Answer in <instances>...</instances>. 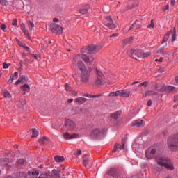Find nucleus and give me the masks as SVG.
<instances>
[{
    "mask_svg": "<svg viewBox=\"0 0 178 178\" xmlns=\"http://www.w3.org/2000/svg\"><path fill=\"white\" fill-rule=\"evenodd\" d=\"M155 163L153 165L154 170L157 172H162L163 168L168 169V170H173L175 167L173 166V163L168 157L159 156L155 160Z\"/></svg>",
    "mask_w": 178,
    "mask_h": 178,
    "instance_id": "1",
    "label": "nucleus"
},
{
    "mask_svg": "<svg viewBox=\"0 0 178 178\" xmlns=\"http://www.w3.org/2000/svg\"><path fill=\"white\" fill-rule=\"evenodd\" d=\"M167 145L170 151H178V134L170 136L167 142Z\"/></svg>",
    "mask_w": 178,
    "mask_h": 178,
    "instance_id": "2",
    "label": "nucleus"
},
{
    "mask_svg": "<svg viewBox=\"0 0 178 178\" xmlns=\"http://www.w3.org/2000/svg\"><path fill=\"white\" fill-rule=\"evenodd\" d=\"M162 151L159 150L158 147H150L145 153V156L147 159H154L155 155H161Z\"/></svg>",
    "mask_w": 178,
    "mask_h": 178,
    "instance_id": "3",
    "label": "nucleus"
},
{
    "mask_svg": "<svg viewBox=\"0 0 178 178\" xmlns=\"http://www.w3.org/2000/svg\"><path fill=\"white\" fill-rule=\"evenodd\" d=\"M95 72L97 74V79L95 81V86H97V87H101V86L106 84V80H105L104 74H102L101 71L98 70V69H96Z\"/></svg>",
    "mask_w": 178,
    "mask_h": 178,
    "instance_id": "4",
    "label": "nucleus"
},
{
    "mask_svg": "<svg viewBox=\"0 0 178 178\" xmlns=\"http://www.w3.org/2000/svg\"><path fill=\"white\" fill-rule=\"evenodd\" d=\"M129 56L132 58V59L138 60L140 58H144V52L140 49H132L129 51Z\"/></svg>",
    "mask_w": 178,
    "mask_h": 178,
    "instance_id": "5",
    "label": "nucleus"
},
{
    "mask_svg": "<svg viewBox=\"0 0 178 178\" xmlns=\"http://www.w3.org/2000/svg\"><path fill=\"white\" fill-rule=\"evenodd\" d=\"M105 134V129L104 128H95L90 133V137L92 138H99Z\"/></svg>",
    "mask_w": 178,
    "mask_h": 178,
    "instance_id": "6",
    "label": "nucleus"
},
{
    "mask_svg": "<svg viewBox=\"0 0 178 178\" xmlns=\"http://www.w3.org/2000/svg\"><path fill=\"white\" fill-rule=\"evenodd\" d=\"M65 126L69 130L72 131H77V127L76 126V122L70 118H67L65 120Z\"/></svg>",
    "mask_w": 178,
    "mask_h": 178,
    "instance_id": "7",
    "label": "nucleus"
},
{
    "mask_svg": "<svg viewBox=\"0 0 178 178\" xmlns=\"http://www.w3.org/2000/svg\"><path fill=\"white\" fill-rule=\"evenodd\" d=\"M104 26L108 27L111 30H115L116 29V24L113 23V19L111 16L105 17V21L104 22Z\"/></svg>",
    "mask_w": 178,
    "mask_h": 178,
    "instance_id": "8",
    "label": "nucleus"
},
{
    "mask_svg": "<svg viewBox=\"0 0 178 178\" xmlns=\"http://www.w3.org/2000/svg\"><path fill=\"white\" fill-rule=\"evenodd\" d=\"M102 47H104V45L90 44L88 46V54H90V55L92 54H97V52H98L99 51H101V49H102Z\"/></svg>",
    "mask_w": 178,
    "mask_h": 178,
    "instance_id": "9",
    "label": "nucleus"
},
{
    "mask_svg": "<svg viewBox=\"0 0 178 178\" xmlns=\"http://www.w3.org/2000/svg\"><path fill=\"white\" fill-rule=\"evenodd\" d=\"M51 30L53 33H57V34H62L63 33V29L60 25H58L56 24H51L50 25Z\"/></svg>",
    "mask_w": 178,
    "mask_h": 178,
    "instance_id": "10",
    "label": "nucleus"
},
{
    "mask_svg": "<svg viewBox=\"0 0 178 178\" xmlns=\"http://www.w3.org/2000/svg\"><path fill=\"white\" fill-rule=\"evenodd\" d=\"M80 79L82 83H88V80H90V72H88V70L83 71Z\"/></svg>",
    "mask_w": 178,
    "mask_h": 178,
    "instance_id": "11",
    "label": "nucleus"
},
{
    "mask_svg": "<svg viewBox=\"0 0 178 178\" xmlns=\"http://www.w3.org/2000/svg\"><path fill=\"white\" fill-rule=\"evenodd\" d=\"M108 175L112 176V177L118 178L120 176V172L118 168H112L108 171Z\"/></svg>",
    "mask_w": 178,
    "mask_h": 178,
    "instance_id": "12",
    "label": "nucleus"
},
{
    "mask_svg": "<svg viewBox=\"0 0 178 178\" xmlns=\"http://www.w3.org/2000/svg\"><path fill=\"white\" fill-rule=\"evenodd\" d=\"M132 126L136 127H144L145 126V121L143 120H136L132 123Z\"/></svg>",
    "mask_w": 178,
    "mask_h": 178,
    "instance_id": "13",
    "label": "nucleus"
},
{
    "mask_svg": "<svg viewBox=\"0 0 178 178\" xmlns=\"http://www.w3.org/2000/svg\"><path fill=\"white\" fill-rule=\"evenodd\" d=\"M63 137L65 140H72V138H77V137H79V134H69V132H65L63 134Z\"/></svg>",
    "mask_w": 178,
    "mask_h": 178,
    "instance_id": "14",
    "label": "nucleus"
},
{
    "mask_svg": "<svg viewBox=\"0 0 178 178\" xmlns=\"http://www.w3.org/2000/svg\"><path fill=\"white\" fill-rule=\"evenodd\" d=\"M133 37H130L129 38H126V39H124L122 40V47L123 48H124V47H126V45H129V44H131V42H133Z\"/></svg>",
    "mask_w": 178,
    "mask_h": 178,
    "instance_id": "15",
    "label": "nucleus"
},
{
    "mask_svg": "<svg viewBox=\"0 0 178 178\" xmlns=\"http://www.w3.org/2000/svg\"><path fill=\"white\" fill-rule=\"evenodd\" d=\"M26 104H27V102L26 101V99H21L19 101L17 102V106L20 109H23V108L26 106Z\"/></svg>",
    "mask_w": 178,
    "mask_h": 178,
    "instance_id": "16",
    "label": "nucleus"
},
{
    "mask_svg": "<svg viewBox=\"0 0 178 178\" xmlns=\"http://www.w3.org/2000/svg\"><path fill=\"white\" fill-rule=\"evenodd\" d=\"M74 102L77 104V105H83V104L87 102V99L84 97H77L74 99Z\"/></svg>",
    "mask_w": 178,
    "mask_h": 178,
    "instance_id": "17",
    "label": "nucleus"
},
{
    "mask_svg": "<svg viewBox=\"0 0 178 178\" xmlns=\"http://www.w3.org/2000/svg\"><path fill=\"white\" fill-rule=\"evenodd\" d=\"M118 149H124V142L122 143V145H120L119 143H115L114 145V149L113 150V152H116Z\"/></svg>",
    "mask_w": 178,
    "mask_h": 178,
    "instance_id": "18",
    "label": "nucleus"
},
{
    "mask_svg": "<svg viewBox=\"0 0 178 178\" xmlns=\"http://www.w3.org/2000/svg\"><path fill=\"white\" fill-rule=\"evenodd\" d=\"M92 12V9L90 8V6H88L87 8L79 10V13H81V15H87V13H91Z\"/></svg>",
    "mask_w": 178,
    "mask_h": 178,
    "instance_id": "19",
    "label": "nucleus"
},
{
    "mask_svg": "<svg viewBox=\"0 0 178 178\" xmlns=\"http://www.w3.org/2000/svg\"><path fill=\"white\" fill-rule=\"evenodd\" d=\"M131 29H134V30H138V29H141V25H140V22L138 21H135L132 26L130 27V30Z\"/></svg>",
    "mask_w": 178,
    "mask_h": 178,
    "instance_id": "20",
    "label": "nucleus"
},
{
    "mask_svg": "<svg viewBox=\"0 0 178 178\" xmlns=\"http://www.w3.org/2000/svg\"><path fill=\"white\" fill-rule=\"evenodd\" d=\"M21 90L23 91V94L26 95V92H30V86L27 84L23 85L21 87Z\"/></svg>",
    "mask_w": 178,
    "mask_h": 178,
    "instance_id": "21",
    "label": "nucleus"
},
{
    "mask_svg": "<svg viewBox=\"0 0 178 178\" xmlns=\"http://www.w3.org/2000/svg\"><path fill=\"white\" fill-rule=\"evenodd\" d=\"M48 141H49L48 137L44 136L39 140V143L41 144V145H45V144H48Z\"/></svg>",
    "mask_w": 178,
    "mask_h": 178,
    "instance_id": "22",
    "label": "nucleus"
},
{
    "mask_svg": "<svg viewBox=\"0 0 178 178\" xmlns=\"http://www.w3.org/2000/svg\"><path fill=\"white\" fill-rule=\"evenodd\" d=\"M78 56L79 58H81L83 62H86V63H90V58L87 56L86 54H79Z\"/></svg>",
    "mask_w": 178,
    "mask_h": 178,
    "instance_id": "23",
    "label": "nucleus"
},
{
    "mask_svg": "<svg viewBox=\"0 0 178 178\" xmlns=\"http://www.w3.org/2000/svg\"><path fill=\"white\" fill-rule=\"evenodd\" d=\"M120 97H124L125 98H129L130 97V92L124 90H122L120 92Z\"/></svg>",
    "mask_w": 178,
    "mask_h": 178,
    "instance_id": "24",
    "label": "nucleus"
},
{
    "mask_svg": "<svg viewBox=\"0 0 178 178\" xmlns=\"http://www.w3.org/2000/svg\"><path fill=\"white\" fill-rule=\"evenodd\" d=\"M54 160L56 162H58L59 163L65 161V157L62 156H55Z\"/></svg>",
    "mask_w": 178,
    "mask_h": 178,
    "instance_id": "25",
    "label": "nucleus"
},
{
    "mask_svg": "<svg viewBox=\"0 0 178 178\" xmlns=\"http://www.w3.org/2000/svg\"><path fill=\"white\" fill-rule=\"evenodd\" d=\"M156 91H159V92H163V91L167 90L166 86L162 85L161 86H156Z\"/></svg>",
    "mask_w": 178,
    "mask_h": 178,
    "instance_id": "26",
    "label": "nucleus"
},
{
    "mask_svg": "<svg viewBox=\"0 0 178 178\" xmlns=\"http://www.w3.org/2000/svg\"><path fill=\"white\" fill-rule=\"evenodd\" d=\"M120 115H122V111H118L115 113L111 114L110 116L113 119H118V117L120 116Z\"/></svg>",
    "mask_w": 178,
    "mask_h": 178,
    "instance_id": "27",
    "label": "nucleus"
},
{
    "mask_svg": "<svg viewBox=\"0 0 178 178\" xmlns=\"http://www.w3.org/2000/svg\"><path fill=\"white\" fill-rule=\"evenodd\" d=\"M88 163H90V156L86 155L84 157H83V166H87L88 165Z\"/></svg>",
    "mask_w": 178,
    "mask_h": 178,
    "instance_id": "28",
    "label": "nucleus"
},
{
    "mask_svg": "<svg viewBox=\"0 0 178 178\" xmlns=\"http://www.w3.org/2000/svg\"><path fill=\"white\" fill-rule=\"evenodd\" d=\"M77 65H78L79 69L81 70V72L86 70V66L84 65V63H83V61H79Z\"/></svg>",
    "mask_w": 178,
    "mask_h": 178,
    "instance_id": "29",
    "label": "nucleus"
},
{
    "mask_svg": "<svg viewBox=\"0 0 178 178\" xmlns=\"http://www.w3.org/2000/svg\"><path fill=\"white\" fill-rule=\"evenodd\" d=\"M172 34V31H168L164 36L163 39V42H166L169 40L170 35Z\"/></svg>",
    "mask_w": 178,
    "mask_h": 178,
    "instance_id": "30",
    "label": "nucleus"
},
{
    "mask_svg": "<svg viewBox=\"0 0 178 178\" xmlns=\"http://www.w3.org/2000/svg\"><path fill=\"white\" fill-rule=\"evenodd\" d=\"M26 161L24 159H19L17 161V168H20L22 165H24Z\"/></svg>",
    "mask_w": 178,
    "mask_h": 178,
    "instance_id": "31",
    "label": "nucleus"
},
{
    "mask_svg": "<svg viewBox=\"0 0 178 178\" xmlns=\"http://www.w3.org/2000/svg\"><path fill=\"white\" fill-rule=\"evenodd\" d=\"M19 47H22V48H24V49H25L26 51V52H31V49H30V47H27L26 44L21 43L19 44Z\"/></svg>",
    "mask_w": 178,
    "mask_h": 178,
    "instance_id": "32",
    "label": "nucleus"
},
{
    "mask_svg": "<svg viewBox=\"0 0 178 178\" xmlns=\"http://www.w3.org/2000/svg\"><path fill=\"white\" fill-rule=\"evenodd\" d=\"M173 91H176V87L172 86L167 87V92H173Z\"/></svg>",
    "mask_w": 178,
    "mask_h": 178,
    "instance_id": "33",
    "label": "nucleus"
},
{
    "mask_svg": "<svg viewBox=\"0 0 178 178\" xmlns=\"http://www.w3.org/2000/svg\"><path fill=\"white\" fill-rule=\"evenodd\" d=\"M155 94H156V92L152 91V90H148L145 92L144 97H148V96H151V95H155Z\"/></svg>",
    "mask_w": 178,
    "mask_h": 178,
    "instance_id": "34",
    "label": "nucleus"
},
{
    "mask_svg": "<svg viewBox=\"0 0 178 178\" xmlns=\"http://www.w3.org/2000/svg\"><path fill=\"white\" fill-rule=\"evenodd\" d=\"M38 131H37L35 129H32V138H35V137H38Z\"/></svg>",
    "mask_w": 178,
    "mask_h": 178,
    "instance_id": "35",
    "label": "nucleus"
},
{
    "mask_svg": "<svg viewBox=\"0 0 178 178\" xmlns=\"http://www.w3.org/2000/svg\"><path fill=\"white\" fill-rule=\"evenodd\" d=\"M38 175H40V172L38 171H35L31 172V175H30L29 178H36L38 177Z\"/></svg>",
    "mask_w": 178,
    "mask_h": 178,
    "instance_id": "36",
    "label": "nucleus"
},
{
    "mask_svg": "<svg viewBox=\"0 0 178 178\" xmlns=\"http://www.w3.org/2000/svg\"><path fill=\"white\" fill-rule=\"evenodd\" d=\"M171 35H172V41H175L176 40V30L174 28V31H172L171 33Z\"/></svg>",
    "mask_w": 178,
    "mask_h": 178,
    "instance_id": "37",
    "label": "nucleus"
},
{
    "mask_svg": "<svg viewBox=\"0 0 178 178\" xmlns=\"http://www.w3.org/2000/svg\"><path fill=\"white\" fill-rule=\"evenodd\" d=\"M83 97H88V98H97V97H101V95H90V94H84Z\"/></svg>",
    "mask_w": 178,
    "mask_h": 178,
    "instance_id": "38",
    "label": "nucleus"
},
{
    "mask_svg": "<svg viewBox=\"0 0 178 178\" xmlns=\"http://www.w3.org/2000/svg\"><path fill=\"white\" fill-rule=\"evenodd\" d=\"M28 25H29V30H33L35 26H34V23L31 22V21H29L28 22Z\"/></svg>",
    "mask_w": 178,
    "mask_h": 178,
    "instance_id": "39",
    "label": "nucleus"
},
{
    "mask_svg": "<svg viewBox=\"0 0 178 178\" xmlns=\"http://www.w3.org/2000/svg\"><path fill=\"white\" fill-rule=\"evenodd\" d=\"M31 56H32V58H34V59H35L36 60H40V59H41V57L40 56V55L38 54H30Z\"/></svg>",
    "mask_w": 178,
    "mask_h": 178,
    "instance_id": "40",
    "label": "nucleus"
},
{
    "mask_svg": "<svg viewBox=\"0 0 178 178\" xmlns=\"http://www.w3.org/2000/svg\"><path fill=\"white\" fill-rule=\"evenodd\" d=\"M3 95L5 98H10V93H9V92L7 90L3 92Z\"/></svg>",
    "mask_w": 178,
    "mask_h": 178,
    "instance_id": "41",
    "label": "nucleus"
},
{
    "mask_svg": "<svg viewBox=\"0 0 178 178\" xmlns=\"http://www.w3.org/2000/svg\"><path fill=\"white\" fill-rule=\"evenodd\" d=\"M17 77H19V72H16L14 73V76H11L10 78L13 80H17Z\"/></svg>",
    "mask_w": 178,
    "mask_h": 178,
    "instance_id": "42",
    "label": "nucleus"
},
{
    "mask_svg": "<svg viewBox=\"0 0 178 178\" xmlns=\"http://www.w3.org/2000/svg\"><path fill=\"white\" fill-rule=\"evenodd\" d=\"M1 5H3V6H6L8 5V1L7 0H0Z\"/></svg>",
    "mask_w": 178,
    "mask_h": 178,
    "instance_id": "43",
    "label": "nucleus"
},
{
    "mask_svg": "<svg viewBox=\"0 0 178 178\" xmlns=\"http://www.w3.org/2000/svg\"><path fill=\"white\" fill-rule=\"evenodd\" d=\"M26 38H28V40H30V34L29 33V31L28 30H26V31H24V32Z\"/></svg>",
    "mask_w": 178,
    "mask_h": 178,
    "instance_id": "44",
    "label": "nucleus"
},
{
    "mask_svg": "<svg viewBox=\"0 0 178 178\" xmlns=\"http://www.w3.org/2000/svg\"><path fill=\"white\" fill-rule=\"evenodd\" d=\"M18 80H19L21 83H23V81H24V80H26V76L22 75L21 76H19V78L18 79Z\"/></svg>",
    "mask_w": 178,
    "mask_h": 178,
    "instance_id": "45",
    "label": "nucleus"
},
{
    "mask_svg": "<svg viewBox=\"0 0 178 178\" xmlns=\"http://www.w3.org/2000/svg\"><path fill=\"white\" fill-rule=\"evenodd\" d=\"M64 87H65L66 91H70V86H69V84L65 83V84L64 85Z\"/></svg>",
    "mask_w": 178,
    "mask_h": 178,
    "instance_id": "46",
    "label": "nucleus"
},
{
    "mask_svg": "<svg viewBox=\"0 0 178 178\" xmlns=\"http://www.w3.org/2000/svg\"><path fill=\"white\" fill-rule=\"evenodd\" d=\"M141 86H144V87H147L148 86V82L145 81L143 83H141L140 84L138 85V87H141Z\"/></svg>",
    "mask_w": 178,
    "mask_h": 178,
    "instance_id": "47",
    "label": "nucleus"
},
{
    "mask_svg": "<svg viewBox=\"0 0 178 178\" xmlns=\"http://www.w3.org/2000/svg\"><path fill=\"white\" fill-rule=\"evenodd\" d=\"M154 26H155V24H154V19L151 20V24L147 26L148 28H151L154 29Z\"/></svg>",
    "mask_w": 178,
    "mask_h": 178,
    "instance_id": "48",
    "label": "nucleus"
},
{
    "mask_svg": "<svg viewBox=\"0 0 178 178\" xmlns=\"http://www.w3.org/2000/svg\"><path fill=\"white\" fill-rule=\"evenodd\" d=\"M151 56V52L148 51L147 53H143V57L144 58H148V56Z\"/></svg>",
    "mask_w": 178,
    "mask_h": 178,
    "instance_id": "49",
    "label": "nucleus"
},
{
    "mask_svg": "<svg viewBox=\"0 0 178 178\" xmlns=\"http://www.w3.org/2000/svg\"><path fill=\"white\" fill-rule=\"evenodd\" d=\"M86 51H88V47H84L81 49V52H83V53L86 52Z\"/></svg>",
    "mask_w": 178,
    "mask_h": 178,
    "instance_id": "50",
    "label": "nucleus"
},
{
    "mask_svg": "<svg viewBox=\"0 0 178 178\" xmlns=\"http://www.w3.org/2000/svg\"><path fill=\"white\" fill-rule=\"evenodd\" d=\"M1 28L3 31H6V25L5 24H1Z\"/></svg>",
    "mask_w": 178,
    "mask_h": 178,
    "instance_id": "51",
    "label": "nucleus"
},
{
    "mask_svg": "<svg viewBox=\"0 0 178 178\" xmlns=\"http://www.w3.org/2000/svg\"><path fill=\"white\" fill-rule=\"evenodd\" d=\"M12 26H17V19H14L12 22Z\"/></svg>",
    "mask_w": 178,
    "mask_h": 178,
    "instance_id": "52",
    "label": "nucleus"
},
{
    "mask_svg": "<svg viewBox=\"0 0 178 178\" xmlns=\"http://www.w3.org/2000/svg\"><path fill=\"white\" fill-rule=\"evenodd\" d=\"M165 70H166L165 67H161V68H159V72L160 73H163V72H165Z\"/></svg>",
    "mask_w": 178,
    "mask_h": 178,
    "instance_id": "53",
    "label": "nucleus"
},
{
    "mask_svg": "<svg viewBox=\"0 0 178 178\" xmlns=\"http://www.w3.org/2000/svg\"><path fill=\"white\" fill-rule=\"evenodd\" d=\"M10 65V64L3 63V69H8Z\"/></svg>",
    "mask_w": 178,
    "mask_h": 178,
    "instance_id": "54",
    "label": "nucleus"
},
{
    "mask_svg": "<svg viewBox=\"0 0 178 178\" xmlns=\"http://www.w3.org/2000/svg\"><path fill=\"white\" fill-rule=\"evenodd\" d=\"M174 102H176V104L178 105V95H175L174 97Z\"/></svg>",
    "mask_w": 178,
    "mask_h": 178,
    "instance_id": "55",
    "label": "nucleus"
},
{
    "mask_svg": "<svg viewBox=\"0 0 178 178\" xmlns=\"http://www.w3.org/2000/svg\"><path fill=\"white\" fill-rule=\"evenodd\" d=\"M21 30L24 32V31H25L26 30H27V29H26V26H24V24H22L21 25Z\"/></svg>",
    "mask_w": 178,
    "mask_h": 178,
    "instance_id": "56",
    "label": "nucleus"
},
{
    "mask_svg": "<svg viewBox=\"0 0 178 178\" xmlns=\"http://www.w3.org/2000/svg\"><path fill=\"white\" fill-rule=\"evenodd\" d=\"M120 92H121V90H117L115 93V97H118V95H120Z\"/></svg>",
    "mask_w": 178,
    "mask_h": 178,
    "instance_id": "57",
    "label": "nucleus"
},
{
    "mask_svg": "<svg viewBox=\"0 0 178 178\" xmlns=\"http://www.w3.org/2000/svg\"><path fill=\"white\" fill-rule=\"evenodd\" d=\"M168 9H169V5H166L163 7V10L164 11L168 10Z\"/></svg>",
    "mask_w": 178,
    "mask_h": 178,
    "instance_id": "58",
    "label": "nucleus"
},
{
    "mask_svg": "<svg viewBox=\"0 0 178 178\" xmlns=\"http://www.w3.org/2000/svg\"><path fill=\"white\" fill-rule=\"evenodd\" d=\"M118 36H119V33H114L110 35V38H112V37H118Z\"/></svg>",
    "mask_w": 178,
    "mask_h": 178,
    "instance_id": "59",
    "label": "nucleus"
},
{
    "mask_svg": "<svg viewBox=\"0 0 178 178\" xmlns=\"http://www.w3.org/2000/svg\"><path fill=\"white\" fill-rule=\"evenodd\" d=\"M147 106H151V105H152V101L149 100L147 103Z\"/></svg>",
    "mask_w": 178,
    "mask_h": 178,
    "instance_id": "60",
    "label": "nucleus"
},
{
    "mask_svg": "<svg viewBox=\"0 0 178 178\" xmlns=\"http://www.w3.org/2000/svg\"><path fill=\"white\" fill-rule=\"evenodd\" d=\"M162 60H163V58H160L159 59H156L155 62H162Z\"/></svg>",
    "mask_w": 178,
    "mask_h": 178,
    "instance_id": "61",
    "label": "nucleus"
},
{
    "mask_svg": "<svg viewBox=\"0 0 178 178\" xmlns=\"http://www.w3.org/2000/svg\"><path fill=\"white\" fill-rule=\"evenodd\" d=\"M159 54H163V48L159 49L158 50Z\"/></svg>",
    "mask_w": 178,
    "mask_h": 178,
    "instance_id": "62",
    "label": "nucleus"
},
{
    "mask_svg": "<svg viewBox=\"0 0 178 178\" xmlns=\"http://www.w3.org/2000/svg\"><path fill=\"white\" fill-rule=\"evenodd\" d=\"M109 97H115V92L110 93Z\"/></svg>",
    "mask_w": 178,
    "mask_h": 178,
    "instance_id": "63",
    "label": "nucleus"
},
{
    "mask_svg": "<svg viewBox=\"0 0 178 178\" xmlns=\"http://www.w3.org/2000/svg\"><path fill=\"white\" fill-rule=\"evenodd\" d=\"M84 112V108H80L78 113H83Z\"/></svg>",
    "mask_w": 178,
    "mask_h": 178,
    "instance_id": "64",
    "label": "nucleus"
}]
</instances>
